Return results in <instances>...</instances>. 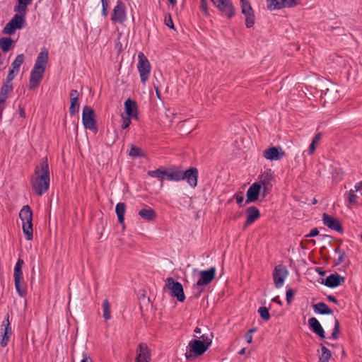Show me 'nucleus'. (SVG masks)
Returning a JSON list of instances; mask_svg holds the SVG:
<instances>
[{"label":"nucleus","mask_w":362,"mask_h":362,"mask_svg":"<svg viewBox=\"0 0 362 362\" xmlns=\"http://www.w3.org/2000/svg\"><path fill=\"white\" fill-rule=\"evenodd\" d=\"M200 339H193L189 341L185 354L187 360H192L204 354L211 344V340L203 334Z\"/></svg>","instance_id":"f257e3e1"},{"label":"nucleus","mask_w":362,"mask_h":362,"mask_svg":"<svg viewBox=\"0 0 362 362\" xmlns=\"http://www.w3.org/2000/svg\"><path fill=\"white\" fill-rule=\"evenodd\" d=\"M345 278L340 276L339 274L335 273L332 274L326 279L321 278L320 280H318V282H320L325 286L334 288L339 286L342 282L344 281Z\"/></svg>","instance_id":"4be33fe9"},{"label":"nucleus","mask_w":362,"mask_h":362,"mask_svg":"<svg viewBox=\"0 0 362 362\" xmlns=\"http://www.w3.org/2000/svg\"><path fill=\"white\" fill-rule=\"evenodd\" d=\"M242 13L245 16V25L252 28L255 24V15L248 0H240Z\"/></svg>","instance_id":"9b49d317"},{"label":"nucleus","mask_w":362,"mask_h":362,"mask_svg":"<svg viewBox=\"0 0 362 362\" xmlns=\"http://www.w3.org/2000/svg\"><path fill=\"white\" fill-rule=\"evenodd\" d=\"M322 354L320 358L321 362H328L331 357V351L327 349L324 345H322Z\"/></svg>","instance_id":"a19ab883"},{"label":"nucleus","mask_w":362,"mask_h":362,"mask_svg":"<svg viewBox=\"0 0 362 362\" xmlns=\"http://www.w3.org/2000/svg\"><path fill=\"white\" fill-rule=\"evenodd\" d=\"M18 111H19V115H20L21 117L25 118L26 114H25V110L21 105L19 106Z\"/></svg>","instance_id":"69168bd1"},{"label":"nucleus","mask_w":362,"mask_h":362,"mask_svg":"<svg viewBox=\"0 0 362 362\" xmlns=\"http://www.w3.org/2000/svg\"><path fill=\"white\" fill-rule=\"evenodd\" d=\"M295 293L296 291L293 289L290 288L286 291V302L288 304L292 302Z\"/></svg>","instance_id":"3c124183"},{"label":"nucleus","mask_w":362,"mask_h":362,"mask_svg":"<svg viewBox=\"0 0 362 362\" xmlns=\"http://www.w3.org/2000/svg\"><path fill=\"white\" fill-rule=\"evenodd\" d=\"M124 110L127 116L137 119L138 105L136 101L128 98L124 102Z\"/></svg>","instance_id":"393cba45"},{"label":"nucleus","mask_w":362,"mask_h":362,"mask_svg":"<svg viewBox=\"0 0 362 362\" xmlns=\"http://www.w3.org/2000/svg\"><path fill=\"white\" fill-rule=\"evenodd\" d=\"M45 70L33 69L30 72L28 88L30 90L37 88L43 78Z\"/></svg>","instance_id":"412c9836"},{"label":"nucleus","mask_w":362,"mask_h":362,"mask_svg":"<svg viewBox=\"0 0 362 362\" xmlns=\"http://www.w3.org/2000/svg\"><path fill=\"white\" fill-rule=\"evenodd\" d=\"M129 156L134 158H144L145 157V153L143 152L141 148L131 144L130 145V151L129 152Z\"/></svg>","instance_id":"c9c22d12"},{"label":"nucleus","mask_w":362,"mask_h":362,"mask_svg":"<svg viewBox=\"0 0 362 362\" xmlns=\"http://www.w3.org/2000/svg\"><path fill=\"white\" fill-rule=\"evenodd\" d=\"M264 157L270 160H278L285 156V152L280 146H274L264 151Z\"/></svg>","instance_id":"aec40b11"},{"label":"nucleus","mask_w":362,"mask_h":362,"mask_svg":"<svg viewBox=\"0 0 362 362\" xmlns=\"http://www.w3.org/2000/svg\"><path fill=\"white\" fill-rule=\"evenodd\" d=\"M101 3H102V7H103V10H102V13L104 16H107V8H108V1L107 0H101Z\"/></svg>","instance_id":"6e6d98bb"},{"label":"nucleus","mask_w":362,"mask_h":362,"mask_svg":"<svg viewBox=\"0 0 362 362\" xmlns=\"http://www.w3.org/2000/svg\"><path fill=\"white\" fill-rule=\"evenodd\" d=\"M110 305L108 300L105 299L103 303V317L107 320L111 318Z\"/></svg>","instance_id":"ea45409f"},{"label":"nucleus","mask_w":362,"mask_h":362,"mask_svg":"<svg viewBox=\"0 0 362 362\" xmlns=\"http://www.w3.org/2000/svg\"><path fill=\"white\" fill-rule=\"evenodd\" d=\"M327 245L331 247L336 253L338 254V257L334 259L335 265L340 264L344 262L346 259V254L344 250H341L339 247L332 248L330 242L327 243Z\"/></svg>","instance_id":"473e14b6"},{"label":"nucleus","mask_w":362,"mask_h":362,"mask_svg":"<svg viewBox=\"0 0 362 362\" xmlns=\"http://www.w3.org/2000/svg\"><path fill=\"white\" fill-rule=\"evenodd\" d=\"M136 362H151V351L146 343H140L136 349Z\"/></svg>","instance_id":"ddd939ff"},{"label":"nucleus","mask_w":362,"mask_h":362,"mask_svg":"<svg viewBox=\"0 0 362 362\" xmlns=\"http://www.w3.org/2000/svg\"><path fill=\"white\" fill-rule=\"evenodd\" d=\"M320 255H321L322 258L324 259L325 262H327V261L329 257L328 255L327 247L325 245H320Z\"/></svg>","instance_id":"49530a36"},{"label":"nucleus","mask_w":362,"mask_h":362,"mask_svg":"<svg viewBox=\"0 0 362 362\" xmlns=\"http://www.w3.org/2000/svg\"><path fill=\"white\" fill-rule=\"evenodd\" d=\"M245 339L247 343L250 344L252 342V335L246 332L245 334Z\"/></svg>","instance_id":"338daca9"},{"label":"nucleus","mask_w":362,"mask_h":362,"mask_svg":"<svg viewBox=\"0 0 362 362\" xmlns=\"http://www.w3.org/2000/svg\"><path fill=\"white\" fill-rule=\"evenodd\" d=\"M199 171L197 168L190 167L185 171L182 170V180H186L189 185L194 188L197 186Z\"/></svg>","instance_id":"f3484780"},{"label":"nucleus","mask_w":362,"mask_h":362,"mask_svg":"<svg viewBox=\"0 0 362 362\" xmlns=\"http://www.w3.org/2000/svg\"><path fill=\"white\" fill-rule=\"evenodd\" d=\"M139 215L144 219L148 221H153L156 218V211L150 208H144L139 211Z\"/></svg>","instance_id":"7c9ffc66"},{"label":"nucleus","mask_w":362,"mask_h":362,"mask_svg":"<svg viewBox=\"0 0 362 362\" xmlns=\"http://www.w3.org/2000/svg\"><path fill=\"white\" fill-rule=\"evenodd\" d=\"M137 69L140 74L141 81L143 84H145L150 75L151 64L147 57L142 52L138 54Z\"/></svg>","instance_id":"423d86ee"},{"label":"nucleus","mask_w":362,"mask_h":362,"mask_svg":"<svg viewBox=\"0 0 362 362\" xmlns=\"http://www.w3.org/2000/svg\"><path fill=\"white\" fill-rule=\"evenodd\" d=\"M347 198L350 204L362 206V181L356 183L354 189L349 192Z\"/></svg>","instance_id":"2eb2a0df"},{"label":"nucleus","mask_w":362,"mask_h":362,"mask_svg":"<svg viewBox=\"0 0 362 362\" xmlns=\"http://www.w3.org/2000/svg\"><path fill=\"white\" fill-rule=\"evenodd\" d=\"M332 310L324 303H318V313L331 314Z\"/></svg>","instance_id":"c03bdc74"},{"label":"nucleus","mask_w":362,"mask_h":362,"mask_svg":"<svg viewBox=\"0 0 362 362\" xmlns=\"http://www.w3.org/2000/svg\"><path fill=\"white\" fill-rule=\"evenodd\" d=\"M312 244L313 245H315V240L312 239H306L305 240L303 241L301 243L302 247H307L308 245Z\"/></svg>","instance_id":"bf43d9fd"},{"label":"nucleus","mask_w":362,"mask_h":362,"mask_svg":"<svg viewBox=\"0 0 362 362\" xmlns=\"http://www.w3.org/2000/svg\"><path fill=\"white\" fill-rule=\"evenodd\" d=\"M296 0H286L285 7H292L296 4Z\"/></svg>","instance_id":"e2e57ef3"},{"label":"nucleus","mask_w":362,"mask_h":362,"mask_svg":"<svg viewBox=\"0 0 362 362\" xmlns=\"http://www.w3.org/2000/svg\"><path fill=\"white\" fill-rule=\"evenodd\" d=\"M81 362H92L90 356L86 352L83 353V358Z\"/></svg>","instance_id":"680f3d73"},{"label":"nucleus","mask_w":362,"mask_h":362,"mask_svg":"<svg viewBox=\"0 0 362 362\" xmlns=\"http://www.w3.org/2000/svg\"><path fill=\"white\" fill-rule=\"evenodd\" d=\"M201 9L202 11L206 14L208 13V5H207V0H201V4H200Z\"/></svg>","instance_id":"13d9d810"},{"label":"nucleus","mask_w":362,"mask_h":362,"mask_svg":"<svg viewBox=\"0 0 362 362\" xmlns=\"http://www.w3.org/2000/svg\"><path fill=\"white\" fill-rule=\"evenodd\" d=\"M216 268L211 267L208 270H203L199 272V279L197 282V286L200 287L209 284L215 278Z\"/></svg>","instance_id":"dca6fc26"},{"label":"nucleus","mask_w":362,"mask_h":362,"mask_svg":"<svg viewBox=\"0 0 362 362\" xmlns=\"http://www.w3.org/2000/svg\"><path fill=\"white\" fill-rule=\"evenodd\" d=\"M13 90L12 83L5 82L1 86L0 92L8 95V94Z\"/></svg>","instance_id":"a18cd8bd"},{"label":"nucleus","mask_w":362,"mask_h":362,"mask_svg":"<svg viewBox=\"0 0 362 362\" xmlns=\"http://www.w3.org/2000/svg\"><path fill=\"white\" fill-rule=\"evenodd\" d=\"M318 337H320L321 338L325 337V331L319 322H318Z\"/></svg>","instance_id":"052dcab7"},{"label":"nucleus","mask_w":362,"mask_h":362,"mask_svg":"<svg viewBox=\"0 0 362 362\" xmlns=\"http://www.w3.org/2000/svg\"><path fill=\"white\" fill-rule=\"evenodd\" d=\"M126 211V205L123 202H119L115 207V212L118 218V222L122 225V228H125L124 214Z\"/></svg>","instance_id":"c756f323"},{"label":"nucleus","mask_w":362,"mask_h":362,"mask_svg":"<svg viewBox=\"0 0 362 362\" xmlns=\"http://www.w3.org/2000/svg\"><path fill=\"white\" fill-rule=\"evenodd\" d=\"M127 19L126 6L122 1L118 0L113 8L111 20L113 22L123 23Z\"/></svg>","instance_id":"9d476101"},{"label":"nucleus","mask_w":362,"mask_h":362,"mask_svg":"<svg viewBox=\"0 0 362 362\" xmlns=\"http://www.w3.org/2000/svg\"><path fill=\"white\" fill-rule=\"evenodd\" d=\"M16 30V29L14 28L11 21H9L4 28V33L8 35H13Z\"/></svg>","instance_id":"de8ad7c7"},{"label":"nucleus","mask_w":362,"mask_h":362,"mask_svg":"<svg viewBox=\"0 0 362 362\" xmlns=\"http://www.w3.org/2000/svg\"><path fill=\"white\" fill-rule=\"evenodd\" d=\"M25 16H23V15H18L16 13L10 21L16 30L21 29L24 27L25 23Z\"/></svg>","instance_id":"2f4dec72"},{"label":"nucleus","mask_w":362,"mask_h":362,"mask_svg":"<svg viewBox=\"0 0 362 362\" xmlns=\"http://www.w3.org/2000/svg\"><path fill=\"white\" fill-rule=\"evenodd\" d=\"M30 179H36L44 184L50 182L49 168L47 157H44L40 160Z\"/></svg>","instance_id":"7ed1b4c3"},{"label":"nucleus","mask_w":362,"mask_h":362,"mask_svg":"<svg viewBox=\"0 0 362 362\" xmlns=\"http://www.w3.org/2000/svg\"><path fill=\"white\" fill-rule=\"evenodd\" d=\"M29 4L27 2H23L18 0V5L14 6V11L18 13V15L25 16L27 7Z\"/></svg>","instance_id":"e433bc0d"},{"label":"nucleus","mask_w":362,"mask_h":362,"mask_svg":"<svg viewBox=\"0 0 362 362\" xmlns=\"http://www.w3.org/2000/svg\"><path fill=\"white\" fill-rule=\"evenodd\" d=\"M285 1L286 0H267V8L270 10L284 8Z\"/></svg>","instance_id":"72a5a7b5"},{"label":"nucleus","mask_w":362,"mask_h":362,"mask_svg":"<svg viewBox=\"0 0 362 362\" xmlns=\"http://www.w3.org/2000/svg\"><path fill=\"white\" fill-rule=\"evenodd\" d=\"M245 213L247 218L243 225L244 229L252 224L255 221L259 218L261 216L259 209L254 206L247 208Z\"/></svg>","instance_id":"5701e85b"},{"label":"nucleus","mask_w":362,"mask_h":362,"mask_svg":"<svg viewBox=\"0 0 362 362\" xmlns=\"http://www.w3.org/2000/svg\"><path fill=\"white\" fill-rule=\"evenodd\" d=\"M82 122L84 127L91 130L94 133L98 131L95 120V113L94 110L90 106H85L83 109Z\"/></svg>","instance_id":"20e7f679"},{"label":"nucleus","mask_w":362,"mask_h":362,"mask_svg":"<svg viewBox=\"0 0 362 362\" xmlns=\"http://www.w3.org/2000/svg\"><path fill=\"white\" fill-rule=\"evenodd\" d=\"M182 170L180 168H168L166 169L165 176L170 181L179 182L182 180Z\"/></svg>","instance_id":"c85d7f7f"},{"label":"nucleus","mask_w":362,"mask_h":362,"mask_svg":"<svg viewBox=\"0 0 362 362\" xmlns=\"http://www.w3.org/2000/svg\"><path fill=\"white\" fill-rule=\"evenodd\" d=\"M30 185L33 192L37 196L44 194L49 187V182H45V184H44L42 182L38 181L36 179H30Z\"/></svg>","instance_id":"b1692460"},{"label":"nucleus","mask_w":362,"mask_h":362,"mask_svg":"<svg viewBox=\"0 0 362 362\" xmlns=\"http://www.w3.org/2000/svg\"><path fill=\"white\" fill-rule=\"evenodd\" d=\"M7 98L8 95L0 92V103L4 104Z\"/></svg>","instance_id":"774afa93"},{"label":"nucleus","mask_w":362,"mask_h":362,"mask_svg":"<svg viewBox=\"0 0 362 362\" xmlns=\"http://www.w3.org/2000/svg\"><path fill=\"white\" fill-rule=\"evenodd\" d=\"M9 315H6V319L2 322L1 325V336L0 345L2 347H6L9 341L10 338L13 334V331L9 322Z\"/></svg>","instance_id":"6e6552de"},{"label":"nucleus","mask_w":362,"mask_h":362,"mask_svg":"<svg viewBox=\"0 0 362 362\" xmlns=\"http://www.w3.org/2000/svg\"><path fill=\"white\" fill-rule=\"evenodd\" d=\"M334 321V324H335V326H334V329L333 330V332L332 334V337L333 339H337V334H338V332H339V322L338 321L336 320V319H333Z\"/></svg>","instance_id":"4d7b16f0"},{"label":"nucleus","mask_w":362,"mask_h":362,"mask_svg":"<svg viewBox=\"0 0 362 362\" xmlns=\"http://www.w3.org/2000/svg\"><path fill=\"white\" fill-rule=\"evenodd\" d=\"M165 286L170 291L171 296L175 297L180 302H183L185 299V296L183 290L182 285L174 280L173 277L167 278Z\"/></svg>","instance_id":"39448f33"},{"label":"nucleus","mask_w":362,"mask_h":362,"mask_svg":"<svg viewBox=\"0 0 362 362\" xmlns=\"http://www.w3.org/2000/svg\"><path fill=\"white\" fill-rule=\"evenodd\" d=\"M288 274L286 267L282 264H279L275 267L273 272V279L275 286L279 288L283 286L284 280Z\"/></svg>","instance_id":"f8f14e48"},{"label":"nucleus","mask_w":362,"mask_h":362,"mask_svg":"<svg viewBox=\"0 0 362 362\" xmlns=\"http://www.w3.org/2000/svg\"><path fill=\"white\" fill-rule=\"evenodd\" d=\"M322 221L324 226H327L329 229L342 233L343 229L339 221L332 216L327 213H324L322 214Z\"/></svg>","instance_id":"a211bd4d"},{"label":"nucleus","mask_w":362,"mask_h":362,"mask_svg":"<svg viewBox=\"0 0 362 362\" xmlns=\"http://www.w3.org/2000/svg\"><path fill=\"white\" fill-rule=\"evenodd\" d=\"M25 60V55L23 54H18L11 64L12 69L19 71L20 67Z\"/></svg>","instance_id":"4c0bfd02"},{"label":"nucleus","mask_w":362,"mask_h":362,"mask_svg":"<svg viewBox=\"0 0 362 362\" xmlns=\"http://www.w3.org/2000/svg\"><path fill=\"white\" fill-rule=\"evenodd\" d=\"M164 23L170 28H172V29L174 28V24L173 23V20H172L170 14L165 15V19H164Z\"/></svg>","instance_id":"864d4df0"},{"label":"nucleus","mask_w":362,"mask_h":362,"mask_svg":"<svg viewBox=\"0 0 362 362\" xmlns=\"http://www.w3.org/2000/svg\"><path fill=\"white\" fill-rule=\"evenodd\" d=\"M19 217L23 222V231L28 240H31L33 238V211L30 206H23L19 213Z\"/></svg>","instance_id":"f03ea898"},{"label":"nucleus","mask_w":362,"mask_h":362,"mask_svg":"<svg viewBox=\"0 0 362 362\" xmlns=\"http://www.w3.org/2000/svg\"><path fill=\"white\" fill-rule=\"evenodd\" d=\"M262 192L260 185L259 183L254 182L247 191L245 204L256 202Z\"/></svg>","instance_id":"6ab92c4d"},{"label":"nucleus","mask_w":362,"mask_h":362,"mask_svg":"<svg viewBox=\"0 0 362 362\" xmlns=\"http://www.w3.org/2000/svg\"><path fill=\"white\" fill-rule=\"evenodd\" d=\"M317 145V134L313 136L312 139V142L309 146V148L308 150L304 151L303 153V156L305 158L306 156H310L314 153Z\"/></svg>","instance_id":"58836bf2"},{"label":"nucleus","mask_w":362,"mask_h":362,"mask_svg":"<svg viewBox=\"0 0 362 362\" xmlns=\"http://www.w3.org/2000/svg\"><path fill=\"white\" fill-rule=\"evenodd\" d=\"M274 179L270 170L269 172H265L260 177V180L257 183H259L261 186V189H262V197L264 198L269 192L271 191L272 188V180Z\"/></svg>","instance_id":"4468645a"},{"label":"nucleus","mask_w":362,"mask_h":362,"mask_svg":"<svg viewBox=\"0 0 362 362\" xmlns=\"http://www.w3.org/2000/svg\"><path fill=\"white\" fill-rule=\"evenodd\" d=\"M148 175L152 177H158L160 180H163V175H165L166 173V169L161 170L160 168L157 169L156 170H149L148 171Z\"/></svg>","instance_id":"79ce46f5"},{"label":"nucleus","mask_w":362,"mask_h":362,"mask_svg":"<svg viewBox=\"0 0 362 362\" xmlns=\"http://www.w3.org/2000/svg\"><path fill=\"white\" fill-rule=\"evenodd\" d=\"M308 325L310 329L317 334V318L311 317L308 320Z\"/></svg>","instance_id":"8fccbe9b"},{"label":"nucleus","mask_w":362,"mask_h":362,"mask_svg":"<svg viewBox=\"0 0 362 362\" xmlns=\"http://www.w3.org/2000/svg\"><path fill=\"white\" fill-rule=\"evenodd\" d=\"M70 103L69 113L71 116H74L79 110L78 92L76 90H71Z\"/></svg>","instance_id":"cd10ccee"},{"label":"nucleus","mask_w":362,"mask_h":362,"mask_svg":"<svg viewBox=\"0 0 362 362\" xmlns=\"http://www.w3.org/2000/svg\"><path fill=\"white\" fill-rule=\"evenodd\" d=\"M153 86H154V89L156 90V93L158 98L160 99L161 96H160V93L159 91V85L156 83H153Z\"/></svg>","instance_id":"0e129e2a"},{"label":"nucleus","mask_w":362,"mask_h":362,"mask_svg":"<svg viewBox=\"0 0 362 362\" xmlns=\"http://www.w3.org/2000/svg\"><path fill=\"white\" fill-rule=\"evenodd\" d=\"M131 117H122V129H127L130 124H131Z\"/></svg>","instance_id":"603ef678"},{"label":"nucleus","mask_w":362,"mask_h":362,"mask_svg":"<svg viewBox=\"0 0 362 362\" xmlns=\"http://www.w3.org/2000/svg\"><path fill=\"white\" fill-rule=\"evenodd\" d=\"M48 51L47 50H42L41 51L37 57V59L35 61V63L34 64L33 68L35 69H40V70H45L46 68V64L48 61Z\"/></svg>","instance_id":"bb28decb"},{"label":"nucleus","mask_w":362,"mask_h":362,"mask_svg":"<svg viewBox=\"0 0 362 362\" xmlns=\"http://www.w3.org/2000/svg\"><path fill=\"white\" fill-rule=\"evenodd\" d=\"M18 72L19 71L18 70H15L13 69H10V71L7 75L6 82L11 83L12 81L14 79V78L17 76Z\"/></svg>","instance_id":"09e8293b"},{"label":"nucleus","mask_w":362,"mask_h":362,"mask_svg":"<svg viewBox=\"0 0 362 362\" xmlns=\"http://www.w3.org/2000/svg\"><path fill=\"white\" fill-rule=\"evenodd\" d=\"M48 51L47 50H42L41 51L37 57V59L35 61V63L34 64L33 68L35 69H40V70H45L46 68V64L48 61Z\"/></svg>","instance_id":"a878e982"},{"label":"nucleus","mask_w":362,"mask_h":362,"mask_svg":"<svg viewBox=\"0 0 362 362\" xmlns=\"http://www.w3.org/2000/svg\"><path fill=\"white\" fill-rule=\"evenodd\" d=\"M24 262L22 259L19 258L16 262L14 268V281L16 291L21 296L25 295V291L21 288V279L23 278L22 267Z\"/></svg>","instance_id":"1a4fd4ad"},{"label":"nucleus","mask_w":362,"mask_h":362,"mask_svg":"<svg viewBox=\"0 0 362 362\" xmlns=\"http://www.w3.org/2000/svg\"><path fill=\"white\" fill-rule=\"evenodd\" d=\"M211 1L219 11L229 18L235 16V8L230 0H211Z\"/></svg>","instance_id":"0eeeda50"},{"label":"nucleus","mask_w":362,"mask_h":362,"mask_svg":"<svg viewBox=\"0 0 362 362\" xmlns=\"http://www.w3.org/2000/svg\"><path fill=\"white\" fill-rule=\"evenodd\" d=\"M234 197L236 199V202L238 204H239V206L241 207V206H245V204H242V203L244 201V197L242 195V192H240V194L237 193L234 195Z\"/></svg>","instance_id":"5fc2aeb1"},{"label":"nucleus","mask_w":362,"mask_h":362,"mask_svg":"<svg viewBox=\"0 0 362 362\" xmlns=\"http://www.w3.org/2000/svg\"><path fill=\"white\" fill-rule=\"evenodd\" d=\"M269 309V308L264 306L260 307L258 309V313H259L260 317L265 321H268L270 319Z\"/></svg>","instance_id":"37998d69"},{"label":"nucleus","mask_w":362,"mask_h":362,"mask_svg":"<svg viewBox=\"0 0 362 362\" xmlns=\"http://www.w3.org/2000/svg\"><path fill=\"white\" fill-rule=\"evenodd\" d=\"M13 42L11 37H3L0 39V47L3 52H8L11 49V46Z\"/></svg>","instance_id":"f704fd0d"}]
</instances>
